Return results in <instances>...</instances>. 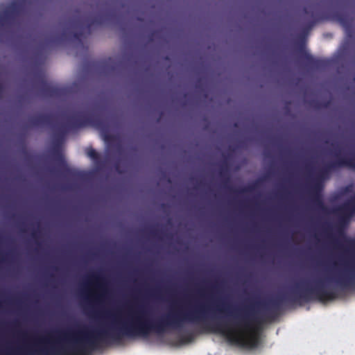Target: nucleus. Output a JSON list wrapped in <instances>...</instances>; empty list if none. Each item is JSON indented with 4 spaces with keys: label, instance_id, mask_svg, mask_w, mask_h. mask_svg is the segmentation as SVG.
<instances>
[{
    "label": "nucleus",
    "instance_id": "nucleus-8",
    "mask_svg": "<svg viewBox=\"0 0 355 355\" xmlns=\"http://www.w3.org/2000/svg\"><path fill=\"white\" fill-rule=\"evenodd\" d=\"M21 6L17 1L11 2L0 15V26H4L6 23L12 19L19 14Z\"/></svg>",
    "mask_w": 355,
    "mask_h": 355
},
{
    "label": "nucleus",
    "instance_id": "nucleus-5",
    "mask_svg": "<svg viewBox=\"0 0 355 355\" xmlns=\"http://www.w3.org/2000/svg\"><path fill=\"white\" fill-rule=\"evenodd\" d=\"M90 284L94 285L96 293H89L86 299L89 302H99L104 299L107 293V289L105 278L98 274L90 276Z\"/></svg>",
    "mask_w": 355,
    "mask_h": 355
},
{
    "label": "nucleus",
    "instance_id": "nucleus-12",
    "mask_svg": "<svg viewBox=\"0 0 355 355\" xmlns=\"http://www.w3.org/2000/svg\"><path fill=\"white\" fill-rule=\"evenodd\" d=\"M64 35V33H63L60 37L53 35L46 36L44 40L41 43L42 48H49L51 47L53 44L60 43Z\"/></svg>",
    "mask_w": 355,
    "mask_h": 355
},
{
    "label": "nucleus",
    "instance_id": "nucleus-11",
    "mask_svg": "<svg viewBox=\"0 0 355 355\" xmlns=\"http://www.w3.org/2000/svg\"><path fill=\"white\" fill-rule=\"evenodd\" d=\"M333 18L346 30L349 31L352 27L353 19L346 12L336 11L333 13Z\"/></svg>",
    "mask_w": 355,
    "mask_h": 355
},
{
    "label": "nucleus",
    "instance_id": "nucleus-17",
    "mask_svg": "<svg viewBox=\"0 0 355 355\" xmlns=\"http://www.w3.org/2000/svg\"><path fill=\"white\" fill-rule=\"evenodd\" d=\"M315 22H316V21H315V20H313V21H310V22L307 24V26H306V31H308L309 29H311V28L314 26V24H315Z\"/></svg>",
    "mask_w": 355,
    "mask_h": 355
},
{
    "label": "nucleus",
    "instance_id": "nucleus-9",
    "mask_svg": "<svg viewBox=\"0 0 355 355\" xmlns=\"http://www.w3.org/2000/svg\"><path fill=\"white\" fill-rule=\"evenodd\" d=\"M220 175L223 179V186L225 189H228L230 191L234 193H243L247 192H251L254 190V186H249L245 188H243L240 190H234L232 187L227 186V184L230 181L229 171L227 164H223L220 167Z\"/></svg>",
    "mask_w": 355,
    "mask_h": 355
},
{
    "label": "nucleus",
    "instance_id": "nucleus-18",
    "mask_svg": "<svg viewBox=\"0 0 355 355\" xmlns=\"http://www.w3.org/2000/svg\"><path fill=\"white\" fill-rule=\"evenodd\" d=\"M150 234L152 236H155V237H158L159 236V231L157 230H150Z\"/></svg>",
    "mask_w": 355,
    "mask_h": 355
},
{
    "label": "nucleus",
    "instance_id": "nucleus-6",
    "mask_svg": "<svg viewBox=\"0 0 355 355\" xmlns=\"http://www.w3.org/2000/svg\"><path fill=\"white\" fill-rule=\"evenodd\" d=\"M37 87L42 94L46 97H59L62 93V89L49 84L42 72H37L34 76Z\"/></svg>",
    "mask_w": 355,
    "mask_h": 355
},
{
    "label": "nucleus",
    "instance_id": "nucleus-10",
    "mask_svg": "<svg viewBox=\"0 0 355 355\" xmlns=\"http://www.w3.org/2000/svg\"><path fill=\"white\" fill-rule=\"evenodd\" d=\"M298 51L299 53L300 54V58L304 60L306 64L308 67L318 69L323 67L325 64V62L324 60L320 59H316L310 53L306 52L303 46H301L299 48Z\"/></svg>",
    "mask_w": 355,
    "mask_h": 355
},
{
    "label": "nucleus",
    "instance_id": "nucleus-21",
    "mask_svg": "<svg viewBox=\"0 0 355 355\" xmlns=\"http://www.w3.org/2000/svg\"><path fill=\"white\" fill-rule=\"evenodd\" d=\"M32 236H33L35 239H37V238H38V235H37V232H33L32 233Z\"/></svg>",
    "mask_w": 355,
    "mask_h": 355
},
{
    "label": "nucleus",
    "instance_id": "nucleus-2",
    "mask_svg": "<svg viewBox=\"0 0 355 355\" xmlns=\"http://www.w3.org/2000/svg\"><path fill=\"white\" fill-rule=\"evenodd\" d=\"M53 117L51 114H37L29 119L31 126L39 127L44 125H51L54 129L53 142L59 144L62 142L65 135L70 130H76L87 125H92L103 132H108V124L101 116L96 114L83 116L78 114L67 117L65 123L58 127L53 126Z\"/></svg>",
    "mask_w": 355,
    "mask_h": 355
},
{
    "label": "nucleus",
    "instance_id": "nucleus-15",
    "mask_svg": "<svg viewBox=\"0 0 355 355\" xmlns=\"http://www.w3.org/2000/svg\"><path fill=\"white\" fill-rule=\"evenodd\" d=\"M214 310H216V311H218L220 313H230L229 311V306H227L226 304H225V303H223L222 306H220L219 304H218L215 307Z\"/></svg>",
    "mask_w": 355,
    "mask_h": 355
},
{
    "label": "nucleus",
    "instance_id": "nucleus-7",
    "mask_svg": "<svg viewBox=\"0 0 355 355\" xmlns=\"http://www.w3.org/2000/svg\"><path fill=\"white\" fill-rule=\"evenodd\" d=\"M342 221L346 222L355 214V194L335 210Z\"/></svg>",
    "mask_w": 355,
    "mask_h": 355
},
{
    "label": "nucleus",
    "instance_id": "nucleus-20",
    "mask_svg": "<svg viewBox=\"0 0 355 355\" xmlns=\"http://www.w3.org/2000/svg\"><path fill=\"white\" fill-rule=\"evenodd\" d=\"M304 11L306 15H310L312 17H313V13L312 12L311 14H310L309 9L308 7L304 8Z\"/></svg>",
    "mask_w": 355,
    "mask_h": 355
},
{
    "label": "nucleus",
    "instance_id": "nucleus-19",
    "mask_svg": "<svg viewBox=\"0 0 355 355\" xmlns=\"http://www.w3.org/2000/svg\"><path fill=\"white\" fill-rule=\"evenodd\" d=\"M159 293V290L158 289H155V290L151 291L150 294L152 296H157Z\"/></svg>",
    "mask_w": 355,
    "mask_h": 355
},
{
    "label": "nucleus",
    "instance_id": "nucleus-24",
    "mask_svg": "<svg viewBox=\"0 0 355 355\" xmlns=\"http://www.w3.org/2000/svg\"><path fill=\"white\" fill-rule=\"evenodd\" d=\"M187 340H188L189 341L191 340H192V336H191V335H189V336H187Z\"/></svg>",
    "mask_w": 355,
    "mask_h": 355
},
{
    "label": "nucleus",
    "instance_id": "nucleus-14",
    "mask_svg": "<svg viewBox=\"0 0 355 355\" xmlns=\"http://www.w3.org/2000/svg\"><path fill=\"white\" fill-rule=\"evenodd\" d=\"M86 153L89 157L93 159L96 165L100 166L102 164L103 162L101 155L95 149L92 148H87Z\"/></svg>",
    "mask_w": 355,
    "mask_h": 355
},
{
    "label": "nucleus",
    "instance_id": "nucleus-4",
    "mask_svg": "<svg viewBox=\"0 0 355 355\" xmlns=\"http://www.w3.org/2000/svg\"><path fill=\"white\" fill-rule=\"evenodd\" d=\"M105 22V17L102 15H98L94 17H86L81 19L73 20V26L74 27H79L80 31L73 33V37L78 41L83 47H85L82 42V37L83 35V31L86 30L88 34L91 33V28L94 25H103Z\"/></svg>",
    "mask_w": 355,
    "mask_h": 355
},
{
    "label": "nucleus",
    "instance_id": "nucleus-3",
    "mask_svg": "<svg viewBox=\"0 0 355 355\" xmlns=\"http://www.w3.org/2000/svg\"><path fill=\"white\" fill-rule=\"evenodd\" d=\"M340 167H349L355 170V155L351 157H337L335 160L327 163L311 178V190L314 194L312 202L318 209H325V206L320 193L322 189V181L329 177L332 171Z\"/></svg>",
    "mask_w": 355,
    "mask_h": 355
},
{
    "label": "nucleus",
    "instance_id": "nucleus-1",
    "mask_svg": "<svg viewBox=\"0 0 355 355\" xmlns=\"http://www.w3.org/2000/svg\"><path fill=\"white\" fill-rule=\"evenodd\" d=\"M335 283L342 290L355 287V274L343 273L331 277L325 276L317 278L311 284H296L288 295L278 296L263 304L266 311L263 313V323L273 320L279 314V311L284 302H309L313 300L326 302L334 300L337 294L335 290L329 286L330 283Z\"/></svg>",
    "mask_w": 355,
    "mask_h": 355
},
{
    "label": "nucleus",
    "instance_id": "nucleus-22",
    "mask_svg": "<svg viewBox=\"0 0 355 355\" xmlns=\"http://www.w3.org/2000/svg\"><path fill=\"white\" fill-rule=\"evenodd\" d=\"M161 207H162V209H166V208L167 207V205H166V204L163 203V204H162Z\"/></svg>",
    "mask_w": 355,
    "mask_h": 355
},
{
    "label": "nucleus",
    "instance_id": "nucleus-13",
    "mask_svg": "<svg viewBox=\"0 0 355 355\" xmlns=\"http://www.w3.org/2000/svg\"><path fill=\"white\" fill-rule=\"evenodd\" d=\"M53 159L55 161L57 164L62 168L67 169V164L64 159V155H62L60 150L58 148H54L52 152Z\"/></svg>",
    "mask_w": 355,
    "mask_h": 355
},
{
    "label": "nucleus",
    "instance_id": "nucleus-16",
    "mask_svg": "<svg viewBox=\"0 0 355 355\" xmlns=\"http://www.w3.org/2000/svg\"><path fill=\"white\" fill-rule=\"evenodd\" d=\"M341 236L343 238L344 241L349 248H355V239H349L346 237L343 232L341 233Z\"/></svg>",
    "mask_w": 355,
    "mask_h": 355
},
{
    "label": "nucleus",
    "instance_id": "nucleus-25",
    "mask_svg": "<svg viewBox=\"0 0 355 355\" xmlns=\"http://www.w3.org/2000/svg\"><path fill=\"white\" fill-rule=\"evenodd\" d=\"M20 230H21V232H25V230H24V229H22V228H21V229H20Z\"/></svg>",
    "mask_w": 355,
    "mask_h": 355
},
{
    "label": "nucleus",
    "instance_id": "nucleus-23",
    "mask_svg": "<svg viewBox=\"0 0 355 355\" xmlns=\"http://www.w3.org/2000/svg\"><path fill=\"white\" fill-rule=\"evenodd\" d=\"M212 288L214 289V290H218V285H214V286H212Z\"/></svg>",
    "mask_w": 355,
    "mask_h": 355
}]
</instances>
